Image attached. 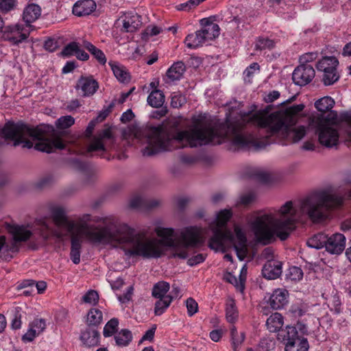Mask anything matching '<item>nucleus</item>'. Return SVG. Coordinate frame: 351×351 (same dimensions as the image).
<instances>
[{
    "instance_id": "obj_1",
    "label": "nucleus",
    "mask_w": 351,
    "mask_h": 351,
    "mask_svg": "<svg viewBox=\"0 0 351 351\" xmlns=\"http://www.w3.org/2000/svg\"><path fill=\"white\" fill-rule=\"evenodd\" d=\"M304 108V104L293 105L285 110L276 111L268 115L267 109L260 110L250 117V121L260 128L267 129V134L259 137L255 130H250L239 123L226 122L220 126L219 134L206 123H197L186 130L180 131L173 136L163 126V152L171 151L185 147H196L213 143L219 136L229 139L232 144L239 149L265 148L270 142L269 136L278 132L293 142L300 141L306 134L304 126L293 127L297 121V114Z\"/></svg>"
},
{
    "instance_id": "obj_2",
    "label": "nucleus",
    "mask_w": 351,
    "mask_h": 351,
    "mask_svg": "<svg viewBox=\"0 0 351 351\" xmlns=\"http://www.w3.org/2000/svg\"><path fill=\"white\" fill-rule=\"evenodd\" d=\"M154 231L160 239L149 237L145 230L136 232L126 223L112 221L103 230L105 234L98 235L97 239L102 242L118 243L119 248L128 257L158 258L164 254L163 246H165L173 250V257L180 259L186 258L188 250L202 245L205 240L204 229L197 226L182 229L177 237L171 228L158 226Z\"/></svg>"
},
{
    "instance_id": "obj_3",
    "label": "nucleus",
    "mask_w": 351,
    "mask_h": 351,
    "mask_svg": "<svg viewBox=\"0 0 351 351\" xmlns=\"http://www.w3.org/2000/svg\"><path fill=\"white\" fill-rule=\"evenodd\" d=\"M343 200L339 193L328 189L318 190L298 204L287 202L278 209L276 217L271 213L258 215L250 223V227L256 240L264 245L274 241L275 234L285 241L298 222L308 219L313 223H320L326 220L332 210L340 208Z\"/></svg>"
},
{
    "instance_id": "obj_4",
    "label": "nucleus",
    "mask_w": 351,
    "mask_h": 351,
    "mask_svg": "<svg viewBox=\"0 0 351 351\" xmlns=\"http://www.w3.org/2000/svg\"><path fill=\"white\" fill-rule=\"evenodd\" d=\"M230 210H221L217 215V228L213 230V235L210 239L208 246L215 251L224 252L229 245H233L238 257L242 260L247 252V238L245 232L239 226H234V233L227 229L223 230L227 222L232 217Z\"/></svg>"
},
{
    "instance_id": "obj_5",
    "label": "nucleus",
    "mask_w": 351,
    "mask_h": 351,
    "mask_svg": "<svg viewBox=\"0 0 351 351\" xmlns=\"http://www.w3.org/2000/svg\"><path fill=\"white\" fill-rule=\"evenodd\" d=\"M49 210L50 218L56 228H52L45 219H40L36 223L34 233L39 234L44 241H47L51 236L62 239L66 236L64 232H71L74 228V220L68 219L65 209L61 206H51Z\"/></svg>"
},
{
    "instance_id": "obj_6",
    "label": "nucleus",
    "mask_w": 351,
    "mask_h": 351,
    "mask_svg": "<svg viewBox=\"0 0 351 351\" xmlns=\"http://www.w3.org/2000/svg\"><path fill=\"white\" fill-rule=\"evenodd\" d=\"M337 113L330 111L327 117L321 116L312 121L311 125L315 128L319 143L326 148L337 147L339 142V134L330 123L337 121Z\"/></svg>"
},
{
    "instance_id": "obj_7",
    "label": "nucleus",
    "mask_w": 351,
    "mask_h": 351,
    "mask_svg": "<svg viewBox=\"0 0 351 351\" xmlns=\"http://www.w3.org/2000/svg\"><path fill=\"white\" fill-rule=\"evenodd\" d=\"M90 221V215L88 214L84 215L78 219L77 221H74L75 227L71 231V232H78L81 233H84L86 236L94 243H100V244H110L116 247H119V244L117 242L110 241V242H102L99 241L97 239L98 235L105 234L103 232L104 228L107 226L108 223L109 222H116L117 223H121L117 219L114 218H105L102 221V223L101 225H98L97 226H88V222Z\"/></svg>"
},
{
    "instance_id": "obj_8",
    "label": "nucleus",
    "mask_w": 351,
    "mask_h": 351,
    "mask_svg": "<svg viewBox=\"0 0 351 351\" xmlns=\"http://www.w3.org/2000/svg\"><path fill=\"white\" fill-rule=\"evenodd\" d=\"M6 230L12 235L13 239L6 242L5 236L0 237V256H8L9 252H16L19 250V242L27 241L33 234L32 232L24 226L6 224Z\"/></svg>"
},
{
    "instance_id": "obj_9",
    "label": "nucleus",
    "mask_w": 351,
    "mask_h": 351,
    "mask_svg": "<svg viewBox=\"0 0 351 351\" xmlns=\"http://www.w3.org/2000/svg\"><path fill=\"white\" fill-rule=\"evenodd\" d=\"M338 65L339 60L335 56H325L317 62L316 68L323 72L322 82L325 86L332 85L339 80Z\"/></svg>"
},
{
    "instance_id": "obj_10",
    "label": "nucleus",
    "mask_w": 351,
    "mask_h": 351,
    "mask_svg": "<svg viewBox=\"0 0 351 351\" xmlns=\"http://www.w3.org/2000/svg\"><path fill=\"white\" fill-rule=\"evenodd\" d=\"M107 140L112 143L114 142V136L110 128L101 130L97 136L94 138L88 147H86L85 145L77 142L73 152L76 154L87 155L93 152L100 150L104 151L105 150L104 141Z\"/></svg>"
},
{
    "instance_id": "obj_11",
    "label": "nucleus",
    "mask_w": 351,
    "mask_h": 351,
    "mask_svg": "<svg viewBox=\"0 0 351 351\" xmlns=\"http://www.w3.org/2000/svg\"><path fill=\"white\" fill-rule=\"evenodd\" d=\"M29 34V30L25 28L23 25L15 24L5 26L2 31V38L17 45L26 40Z\"/></svg>"
},
{
    "instance_id": "obj_12",
    "label": "nucleus",
    "mask_w": 351,
    "mask_h": 351,
    "mask_svg": "<svg viewBox=\"0 0 351 351\" xmlns=\"http://www.w3.org/2000/svg\"><path fill=\"white\" fill-rule=\"evenodd\" d=\"M315 71L312 65L300 64L293 71L292 80L298 86H302L309 84L314 78Z\"/></svg>"
},
{
    "instance_id": "obj_13",
    "label": "nucleus",
    "mask_w": 351,
    "mask_h": 351,
    "mask_svg": "<svg viewBox=\"0 0 351 351\" xmlns=\"http://www.w3.org/2000/svg\"><path fill=\"white\" fill-rule=\"evenodd\" d=\"M76 90L81 91L82 96L90 97L93 95L99 88L97 81L92 75H82L77 81L75 86Z\"/></svg>"
},
{
    "instance_id": "obj_14",
    "label": "nucleus",
    "mask_w": 351,
    "mask_h": 351,
    "mask_svg": "<svg viewBox=\"0 0 351 351\" xmlns=\"http://www.w3.org/2000/svg\"><path fill=\"white\" fill-rule=\"evenodd\" d=\"M218 16H210L208 18L202 19L199 21L202 26V32L207 40H212L219 36L220 33V28L219 25L214 22L217 21Z\"/></svg>"
},
{
    "instance_id": "obj_15",
    "label": "nucleus",
    "mask_w": 351,
    "mask_h": 351,
    "mask_svg": "<svg viewBox=\"0 0 351 351\" xmlns=\"http://www.w3.org/2000/svg\"><path fill=\"white\" fill-rule=\"evenodd\" d=\"M346 247V237L343 234L335 233L328 236L326 250L331 254L339 255L341 254Z\"/></svg>"
},
{
    "instance_id": "obj_16",
    "label": "nucleus",
    "mask_w": 351,
    "mask_h": 351,
    "mask_svg": "<svg viewBox=\"0 0 351 351\" xmlns=\"http://www.w3.org/2000/svg\"><path fill=\"white\" fill-rule=\"evenodd\" d=\"M282 263L278 260L267 261L262 269L263 277L268 280H275L279 278L282 272Z\"/></svg>"
},
{
    "instance_id": "obj_17",
    "label": "nucleus",
    "mask_w": 351,
    "mask_h": 351,
    "mask_svg": "<svg viewBox=\"0 0 351 351\" xmlns=\"http://www.w3.org/2000/svg\"><path fill=\"white\" fill-rule=\"evenodd\" d=\"M289 293L286 289H277L271 293L268 304L274 310L284 308L288 303Z\"/></svg>"
},
{
    "instance_id": "obj_18",
    "label": "nucleus",
    "mask_w": 351,
    "mask_h": 351,
    "mask_svg": "<svg viewBox=\"0 0 351 351\" xmlns=\"http://www.w3.org/2000/svg\"><path fill=\"white\" fill-rule=\"evenodd\" d=\"M141 16L134 12L125 14L121 30L125 32H134L142 25Z\"/></svg>"
},
{
    "instance_id": "obj_19",
    "label": "nucleus",
    "mask_w": 351,
    "mask_h": 351,
    "mask_svg": "<svg viewBox=\"0 0 351 351\" xmlns=\"http://www.w3.org/2000/svg\"><path fill=\"white\" fill-rule=\"evenodd\" d=\"M96 6L93 0L79 1L74 4L73 13L77 16L89 15L95 10Z\"/></svg>"
},
{
    "instance_id": "obj_20",
    "label": "nucleus",
    "mask_w": 351,
    "mask_h": 351,
    "mask_svg": "<svg viewBox=\"0 0 351 351\" xmlns=\"http://www.w3.org/2000/svg\"><path fill=\"white\" fill-rule=\"evenodd\" d=\"M159 204L158 200L149 199L141 196H135L130 201V206L135 209H150L156 207Z\"/></svg>"
},
{
    "instance_id": "obj_21",
    "label": "nucleus",
    "mask_w": 351,
    "mask_h": 351,
    "mask_svg": "<svg viewBox=\"0 0 351 351\" xmlns=\"http://www.w3.org/2000/svg\"><path fill=\"white\" fill-rule=\"evenodd\" d=\"M41 14V9L37 4H29L23 11V19L27 27H31L30 24L36 21Z\"/></svg>"
},
{
    "instance_id": "obj_22",
    "label": "nucleus",
    "mask_w": 351,
    "mask_h": 351,
    "mask_svg": "<svg viewBox=\"0 0 351 351\" xmlns=\"http://www.w3.org/2000/svg\"><path fill=\"white\" fill-rule=\"evenodd\" d=\"M108 64L119 82L121 83H128L130 82V73L124 66L112 61L109 62Z\"/></svg>"
},
{
    "instance_id": "obj_23",
    "label": "nucleus",
    "mask_w": 351,
    "mask_h": 351,
    "mask_svg": "<svg viewBox=\"0 0 351 351\" xmlns=\"http://www.w3.org/2000/svg\"><path fill=\"white\" fill-rule=\"evenodd\" d=\"M80 339L86 347L96 346L99 344V333L94 329H86L82 332Z\"/></svg>"
},
{
    "instance_id": "obj_24",
    "label": "nucleus",
    "mask_w": 351,
    "mask_h": 351,
    "mask_svg": "<svg viewBox=\"0 0 351 351\" xmlns=\"http://www.w3.org/2000/svg\"><path fill=\"white\" fill-rule=\"evenodd\" d=\"M186 71V66L182 61L173 63L167 70L166 75L170 81L180 80Z\"/></svg>"
},
{
    "instance_id": "obj_25",
    "label": "nucleus",
    "mask_w": 351,
    "mask_h": 351,
    "mask_svg": "<svg viewBox=\"0 0 351 351\" xmlns=\"http://www.w3.org/2000/svg\"><path fill=\"white\" fill-rule=\"evenodd\" d=\"M206 41L204 33L201 29L196 31L195 34H189L184 40L187 47L190 49L201 47Z\"/></svg>"
},
{
    "instance_id": "obj_26",
    "label": "nucleus",
    "mask_w": 351,
    "mask_h": 351,
    "mask_svg": "<svg viewBox=\"0 0 351 351\" xmlns=\"http://www.w3.org/2000/svg\"><path fill=\"white\" fill-rule=\"evenodd\" d=\"M81 45L88 50L101 64L104 65L106 63L107 59L104 53L90 42L86 40H82Z\"/></svg>"
},
{
    "instance_id": "obj_27",
    "label": "nucleus",
    "mask_w": 351,
    "mask_h": 351,
    "mask_svg": "<svg viewBox=\"0 0 351 351\" xmlns=\"http://www.w3.org/2000/svg\"><path fill=\"white\" fill-rule=\"evenodd\" d=\"M266 326L271 332L280 330L283 326V317L279 313H273L267 318Z\"/></svg>"
},
{
    "instance_id": "obj_28",
    "label": "nucleus",
    "mask_w": 351,
    "mask_h": 351,
    "mask_svg": "<svg viewBox=\"0 0 351 351\" xmlns=\"http://www.w3.org/2000/svg\"><path fill=\"white\" fill-rule=\"evenodd\" d=\"M328 235L324 233H318L308 239L306 244L308 247L315 249L326 248Z\"/></svg>"
},
{
    "instance_id": "obj_29",
    "label": "nucleus",
    "mask_w": 351,
    "mask_h": 351,
    "mask_svg": "<svg viewBox=\"0 0 351 351\" xmlns=\"http://www.w3.org/2000/svg\"><path fill=\"white\" fill-rule=\"evenodd\" d=\"M309 346L306 338H298L286 343L285 351H307Z\"/></svg>"
},
{
    "instance_id": "obj_30",
    "label": "nucleus",
    "mask_w": 351,
    "mask_h": 351,
    "mask_svg": "<svg viewBox=\"0 0 351 351\" xmlns=\"http://www.w3.org/2000/svg\"><path fill=\"white\" fill-rule=\"evenodd\" d=\"M147 103L153 108H160L165 103V95L163 93L158 90H153L147 97Z\"/></svg>"
},
{
    "instance_id": "obj_31",
    "label": "nucleus",
    "mask_w": 351,
    "mask_h": 351,
    "mask_svg": "<svg viewBox=\"0 0 351 351\" xmlns=\"http://www.w3.org/2000/svg\"><path fill=\"white\" fill-rule=\"evenodd\" d=\"M279 338H282V341L289 343L300 338L297 329L293 326H287L285 329H282L278 333Z\"/></svg>"
},
{
    "instance_id": "obj_32",
    "label": "nucleus",
    "mask_w": 351,
    "mask_h": 351,
    "mask_svg": "<svg viewBox=\"0 0 351 351\" xmlns=\"http://www.w3.org/2000/svg\"><path fill=\"white\" fill-rule=\"evenodd\" d=\"M170 289V285L165 281H160L155 284L152 289V295L158 299L164 298L167 296V293Z\"/></svg>"
},
{
    "instance_id": "obj_33",
    "label": "nucleus",
    "mask_w": 351,
    "mask_h": 351,
    "mask_svg": "<svg viewBox=\"0 0 351 351\" xmlns=\"http://www.w3.org/2000/svg\"><path fill=\"white\" fill-rule=\"evenodd\" d=\"M335 105L334 99L328 96L324 97L315 103V106L318 111L326 112L330 111Z\"/></svg>"
},
{
    "instance_id": "obj_34",
    "label": "nucleus",
    "mask_w": 351,
    "mask_h": 351,
    "mask_svg": "<svg viewBox=\"0 0 351 351\" xmlns=\"http://www.w3.org/2000/svg\"><path fill=\"white\" fill-rule=\"evenodd\" d=\"M116 343L119 346H127L132 340V335L130 330L122 329L115 336Z\"/></svg>"
},
{
    "instance_id": "obj_35",
    "label": "nucleus",
    "mask_w": 351,
    "mask_h": 351,
    "mask_svg": "<svg viewBox=\"0 0 351 351\" xmlns=\"http://www.w3.org/2000/svg\"><path fill=\"white\" fill-rule=\"evenodd\" d=\"M275 45L274 40L267 37L259 36L256 39L254 49L259 51L271 50L275 47Z\"/></svg>"
},
{
    "instance_id": "obj_36",
    "label": "nucleus",
    "mask_w": 351,
    "mask_h": 351,
    "mask_svg": "<svg viewBox=\"0 0 351 351\" xmlns=\"http://www.w3.org/2000/svg\"><path fill=\"white\" fill-rule=\"evenodd\" d=\"M232 346L234 351H238L245 339V333H239L235 326L230 328Z\"/></svg>"
},
{
    "instance_id": "obj_37",
    "label": "nucleus",
    "mask_w": 351,
    "mask_h": 351,
    "mask_svg": "<svg viewBox=\"0 0 351 351\" xmlns=\"http://www.w3.org/2000/svg\"><path fill=\"white\" fill-rule=\"evenodd\" d=\"M102 321V313L101 311L93 308L88 312L87 316V322L89 326H97Z\"/></svg>"
},
{
    "instance_id": "obj_38",
    "label": "nucleus",
    "mask_w": 351,
    "mask_h": 351,
    "mask_svg": "<svg viewBox=\"0 0 351 351\" xmlns=\"http://www.w3.org/2000/svg\"><path fill=\"white\" fill-rule=\"evenodd\" d=\"M171 302V298L165 296L164 298L159 299L155 304L154 313L156 315H162L169 307Z\"/></svg>"
},
{
    "instance_id": "obj_39",
    "label": "nucleus",
    "mask_w": 351,
    "mask_h": 351,
    "mask_svg": "<svg viewBox=\"0 0 351 351\" xmlns=\"http://www.w3.org/2000/svg\"><path fill=\"white\" fill-rule=\"evenodd\" d=\"M162 32L163 28L161 27L154 25H149L147 26L145 30L142 32L141 38L143 40L147 41L149 39L150 37L156 36Z\"/></svg>"
},
{
    "instance_id": "obj_40",
    "label": "nucleus",
    "mask_w": 351,
    "mask_h": 351,
    "mask_svg": "<svg viewBox=\"0 0 351 351\" xmlns=\"http://www.w3.org/2000/svg\"><path fill=\"white\" fill-rule=\"evenodd\" d=\"M65 233H66V235L67 234H71V250L80 251L81 247H82V243L83 241L82 234L84 233H81V232H65Z\"/></svg>"
},
{
    "instance_id": "obj_41",
    "label": "nucleus",
    "mask_w": 351,
    "mask_h": 351,
    "mask_svg": "<svg viewBox=\"0 0 351 351\" xmlns=\"http://www.w3.org/2000/svg\"><path fill=\"white\" fill-rule=\"evenodd\" d=\"M252 176L262 183H268L272 180L271 174L262 169L253 170Z\"/></svg>"
},
{
    "instance_id": "obj_42",
    "label": "nucleus",
    "mask_w": 351,
    "mask_h": 351,
    "mask_svg": "<svg viewBox=\"0 0 351 351\" xmlns=\"http://www.w3.org/2000/svg\"><path fill=\"white\" fill-rule=\"evenodd\" d=\"M75 123V119L71 115L60 117L56 121V126L58 129L64 130L71 127Z\"/></svg>"
},
{
    "instance_id": "obj_43",
    "label": "nucleus",
    "mask_w": 351,
    "mask_h": 351,
    "mask_svg": "<svg viewBox=\"0 0 351 351\" xmlns=\"http://www.w3.org/2000/svg\"><path fill=\"white\" fill-rule=\"evenodd\" d=\"M256 196L254 193L252 192L244 193L239 196L237 201L236 205L237 206H242L244 207H247L254 202Z\"/></svg>"
},
{
    "instance_id": "obj_44",
    "label": "nucleus",
    "mask_w": 351,
    "mask_h": 351,
    "mask_svg": "<svg viewBox=\"0 0 351 351\" xmlns=\"http://www.w3.org/2000/svg\"><path fill=\"white\" fill-rule=\"evenodd\" d=\"M224 279L231 283L232 285H234V287L237 288V290L240 291H243L244 289V280L240 276L239 279H237V278L232 274L231 273H227L224 276Z\"/></svg>"
},
{
    "instance_id": "obj_45",
    "label": "nucleus",
    "mask_w": 351,
    "mask_h": 351,
    "mask_svg": "<svg viewBox=\"0 0 351 351\" xmlns=\"http://www.w3.org/2000/svg\"><path fill=\"white\" fill-rule=\"evenodd\" d=\"M119 321L117 318H112L107 322L104 328V336L110 337L117 330Z\"/></svg>"
},
{
    "instance_id": "obj_46",
    "label": "nucleus",
    "mask_w": 351,
    "mask_h": 351,
    "mask_svg": "<svg viewBox=\"0 0 351 351\" xmlns=\"http://www.w3.org/2000/svg\"><path fill=\"white\" fill-rule=\"evenodd\" d=\"M226 315L228 322L234 323L237 320L238 317V311L233 301L227 304Z\"/></svg>"
},
{
    "instance_id": "obj_47",
    "label": "nucleus",
    "mask_w": 351,
    "mask_h": 351,
    "mask_svg": "<svg viewBox=\"0 0 351 351\" xmlns=\"http://www.w3.org/2000/svg\"><path fill=\"white\" fill-rule=\"evenodd\" d=\"M80 45V43L77 42L69 43L63 48L61 53L65 57L75 56Z\"/></svg>"
},
{
    "instance_id": "obj_48",
    "label": "nucleus",
    "mask_w": 351,
    "mask_h": 351,
    "mask_svg": "<svg viewBox=\"0 0 351 351\" xmlns=\"http://www.w3.org/2000/svg\"><path fill=\"white\" fill-rule=\"evenodd\" d=\"M13 319L12 320L11 326L13 329H19L21 326V308L19 306L15 307L12 311Z\"/></svg>"
},
{
    "instance_id": "obj_49",
    "label": "nucleus",
    "mask_w": 351,
    "mask_h": 351,
    "mask_svg": "<svg viewBox=\"0 0 351 351\" xmlns=\"http://www.w3.org/2000/svg\"><path fill=\"white\" fill-rule=\"evenodd\" d=\"M186 102L185 97L180 93H173L171 95V106L174 108L181 107Z\"/></svg>"
},
{
    "instance_id": "obj_50",
    "label": "nucleus",
    "mask_w": 351,
    "mask_h": 351,
    "mask_svg": "<svg viewBox=\"0 0 351 351\" xmlns=\"http://www.w3.org/2000/svg\"><path fill=\"white\" fill-rule=\"evenodd\" d=\"M16 5V0H0V12L8 13L14 10Z\"/></svg>"
},
{
    "instance_id": "obj_51",
    "label": "nucleus",
    "mask_w": 351,
    "mask_h": 351,
    "mask_svg": "<svg viewBox=\"0 0 351 351\" xmlns=\"http://www.w3.org/2000/svg\"><path fill=\"white\" fill-rule=\"evenodd\" d=\"M85 303L95 304L99 300V295L96 291L90 290L83 297Z\"/></svg>"
},
{
    "instance_id": "obj_52",
    "label": "nucleus",
    "mask_w": 351,
    "mask_h": 351,
    "mask_svg": "<svg viewBox=\"0 0 351 351\" xmlns=\"http://www.w3.org/2000/svg\"><path fill=\"white\" fill-rule=\"evenodd\" d=\"M29 326L33 328V329H36V332L39 335L44 331L46 328V322L44 319H35L32 323H30Z\"/></svg>"
},
{
    "instance_id": "obj_53",
    "label": "nucleus",
    "mask_w": 351,
    "mask_h": 351,
    "mask_svg": "<svg viewBox=\"0 0 351 351\" xmlns=\"http://www.w3.org/2000/svg\"><path fill=\"white\" fill-rule=\"evenodd\" d=\"M187 313L189 316H193L197 312L198 304L197 302L192 298H189L186 301Z\"/></svg>"
},
{
    "instance_id": "obj_54",
    "label": "nucleus",
    "mask_w": 351,
    "mask_h": 351,
    "mask_svg": "<svg viewBox=\"0 0 351 351\" xmlns=\"http://www.w3.org/2000/svg\"><path fill=\"white\" fill-rule=\"evenodd\" d=\"M289 276L291 280H300L303 277V271L301 268L293 266L290 267Z\"/></svg>"
},
{
    "instance_id": "obj_55",
    "label": "nucleus",
    "mask_w": 351,
    "mask_h": 351,
    "mask_svg": "<svg viewBox=\"0 0 351 351\" xmlns=\"http://www.w3.org/2000/svg\"><path fill=\"white\" fill-rule=\"evenodd\" d=\"M260 69V66L258 63L254 62L252 64H250V66H248L244 71V79L245 81H247L248 82H251L250 77L256 71H258Z\"/></svg>"
},
{
    "instance_id": "obj_56",
    "label": "nucleus",
    "mask_w": 351,
    "mask_h": 351,
    "mask_svg": "<svg viewBox=\"0 0 351 351\" xmlns=\"http://www.w3.org/2000/svg\"><path fill=\"white\" fill-rule=\"evenodd\" d=\"M206 256L203 254H198L190 258L187 261V263L190 266H194L205 261Z\"/></svg>"
},
{
    "instance_id": "obj_57",
    "label": "nucleus",
    "mask_w": 351,
    "mask_h": 351,
    "mask_svg": "<svg viewBox=\"0 0 351 351\" xmlns=\"http://www.w3.org/2000/svg\"><path fill=\"white\" fill-rule=\"evenodd\" d=\"M44 47L46 50L50 52H53L57 49L58 43L54 39L48 38L47 40H45Z\"/></svg>"
},
{
    "instance_id": "obj_58",
    "label": "nucleus",
    "mask_w": 351,
    "mask_h": 351,
    "mask_svg": "<svg viewBox=\"0 0 351 351\" xmlns=\"http://www.w3.org/2000/svg\"><path fill=\"white\" fill-rule=\"evenodd\" d=\"M36 335H38L36 332V329H33L31 326L27 331V332L23 336L22 339L25 341H32Z\"/></svg>"
},
{
    "instance_id": "obj_59",
    "label": "nucleus",
    "mask_w": 351,
    "mask_h": 351,
    "mask_svg": "<svg viewBox=\"0 0 351 351\" xmlns=\"http://www.w3.org/2000/svg\"><path fill=\"white\" fill-rule=\"evenodd\" d=\"M317 57V54L315 53H307L300 58V64H308V62L315 60Z\"/></svg>"
},
{
    "instance_id": "obj_60",
    "label": "nucleus",
    "mask_w": 351,
    "mask_h": 351,
    "mask_svg": "<svg viewBox=\"0 0 351 351\" xmlns=\"http://www.w3.org/2000/svg\"><path fill=\"white\" fill-rule=\"evenodd\" d=\"M261 258L266 259L267 261H269L270 260H275L274 258L273 248L269 247L265 248L261 253Z\"/></svg>"
},
{
    "instance_id": "obj_61",
    "label": "nucleus",
    "mask_w": 351,
    "mask_h": 351,
    "mask_svg": "<svg viewBox=\"0 0 351 351\" xmlns=\"http://www.w3.org/2000/svg\"><path fill=\"white\" fill-rule=\"evenodd\" d=\"M156 329V327L153 326L152 328H151L150 329L147 330L145 332V335L142 337L141 341H152L154 339Z\"/></svg>"
},
{
    "instance_id": "obj_62",
    "label": "nucleus",
    "mask_w": 351,
    "mask_h": 351,
    "mask_svg": "<svg viewBox=\"0 0 351 351\" xmlns=\"http://www.w3.org/2000/svg\"><path fill=\"white\" fill-rule=\"evenodd\" d=\"M34 284L35 281L33 280H24L17 285L16 289L22 290L24 289H27L30 287V286H34Z\"/></svg>"
},
{
    "instance_id": "obj_63",
    "label": "nucleus",
    "mask_w": 351,
    "mask_h": 351,
    "mask_svg": "<svg viewBox=\"0 0 351 351\" xmlns=\"http://www.w3.org/2000/svg\"><path fill=\"white\" fill-rule=\"evenodd\" d=\"M180 160L183 163L191 165L196 162L198 158L195 156L182 155L180 156Z\"/></svg>"
},
{
    "instance_id": "obj_64",
    "label": "nucleus",
    "mask_w": 351,
    "mask_h": 351,
    "mask_svg": "<svg viewBox=\"0 0 351 351\" xmlns=\"http://www.w3.org/2000/svg\"><path fill=\"white\" fill-rule=\"evenodd\" d=\"M73 164L74 168L80 171H86L88 169V164L79 160H75Z\"/></svg>"
}]
</instances>
